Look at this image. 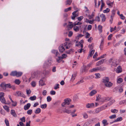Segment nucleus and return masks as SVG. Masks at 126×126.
I'll use <instances>...</instances> for the list:
<instances>
[{
  "instance_id": "f257e3e1",
  "label": "nucleus",
  "mask_w": 126,
  "mask_h": 126,
  "mask_svg": "<svg viewBox=\"0 0 126 126\" xmlns=\"http://www.w3.org/2000/svg\"><path fill=\"white\" fill-rule=\"evenodd\" d=\"M109 79L108 77H105L102 80V82L104 83L105 86L107 87H111L113 83L109 81Z\"/></svg>"
},
{
  "instance_id": "f03ea898",
  "label": "nucleus",
  "mask_w": 126,
  "mask_h": 126,
  "mask_svg": "<svg viewBox=\"0 0 126 126\" xmlns=\"http://www.w3.org/2000/svg\"><path fill=\"white\" fill-rule=\"evenodd\" d=\"M110 64L111 65L116 66L117 65V61L116 60L114 59H110L109 61Z\"/></svg>"
},
{
  "instance_id": "7ed1b4c3",
  "label": "nucleus",
  "mask_w": 126,
  "mask_h": 126,
  "mask_svg": "<svg viewBox=\"0 0 126 126\" xmlns=\"http://www.w3.org/2000/svg\"><path fill=\"white\" fill-rule=\"evenodd\" d=\"M71 100L70 99H65L64 100V102L62 104V106L63 107H64L65 105H69L70 104Z\"/></svg>"
},
{
  "instance_id": "20e7f679",
  "label": "nucleus",
  "mask_w": 126,
  "mask_h": 126,
  "mask_svg": "<svg viewBox=\"0 0 126 126\" xmlns=\"http://www.w3.org/2000/svg\"><path fill=\"white\" fill-rule=\"evenodd\" d=\"M111 98L110 97H102V100H101V102H107L110 100Z\"/></svg>"
},
{
  "instance_id": "39448f33",
  "label": "nucleus",
  "mask_w": 126,
  "mask_h": 126,
  "mask_svg": "<svg viewBox=\"0 0 126 126\" xmlns=\"http://www.w3.org/2000/svg\"><path fill=\"white\" fill-rule=\"evenodd\" d=\"M64 46V45H61L60 46L59 48L60 52L62 53L65 50Z\"/></svg>"
},
{
  "instance_id": "423d86ee",
  "label": "nucleus",
  "mask_w": 126,
  "mask_h": 126,
  "mask_svg": "<svg viewBox=\"0 0 126 126\" xmlns=\"http://www.w3.org/2000/svg\"><path fill=\"white\" fill-rule=\"evenodd\" d=\"M51 65V62L50 61H47L45 62L44 64V66L45 67H48Z\"/></svg>"
},
{
  "instance_id": "0eeeda50",
  "label": "nucleus",
  "mask_w": 126,
  "mask_h": 126,
  "mask_svg": "<svg viewBox=\"0 0 126 126\" xmlns=\"http://www.w3.org/2000/svg\"><path fill=\"white\" fill-rule=\"evenodd\" d=\"M115 70L116 72L117 73L121 72L122 71V69L120 66H119L116 70L115 69Z\"/></svg>"
},
{
  "instance_id": "6e6552de",
  "label": "nucleus",
  "mask_w": 126,
  "mask_h": 126,
  "mask_svg": "<svg viewBox=\"0 0 126 126\" xmlns=\"http://www.w3.org/2000/svg\"><path fill=\"white\" fill-rule=\"evenodd\" d=\"M97 93V91L95 90H93L89 93V95L90 96H92Z\"/></svg>"
},
{
  "instance_id": "1a4fd4ad",
  "label": "nucleus",
  "mask_w": 126,
  "mask_h": 126,
  "mask_svg": "<svg viewBox=\"0 0 126 126\" xmlns=\"http://www.w3.org/2000/svg\"><path fill=\"white\" fill-rule=\"evenodd\" d=\"M0 100L1 102L4 104H6V100L2 96H0Z\"/></svg>"
},
{
  "instance_id": "9d476101",
  "label": "nucleus",
  "mask_w": 126,
  "mask_h": 126,
  "mask_svg": "<svg viewBox=\"0 0 126 126\" xmlns=\"http://www.w3.org/2000/svg\"><path fill=\"white\" fill-rule=\"evenodd\" d=\"M96 101H99L101 102V100H102V97L100 94H98L96 96Z\"/></svg>"
},
{
  "instance_id": "9b49d317",
  "label": "nucleus",
  "mask_w": 126,
  "mask_h": 126,
  "mask_svg": "<svg viewBox=\"0 0 126 126\" xmlns=\"http://www.w3.org/2000/svg\"><path fill=\"white\" fill-rule=\"evenodd\" d=\"M31 104L29 103L27 104V105L24 106V109L25 110H28L29 109L31 106Z\"/></svg>"
},
{
  "instance_id": "f8f14e48",
  "label": "nucleus",
  "mask_w": 126,
  "mask_h": 126,
  "mask_svg": "<svg viewBox=\"0 0 126 126\" xmlns=\"http://www.w3.org/2000/svg\"><path fill=\"white\" fill-rule=\"evenodd\" d=\"M52 53L55 54L56 56H58L59 54L57 50H52Z\"/></svg>"
},
{
  "instance_id": "ddd939ff",
  "label": "nucleus",
  "mask_w": 126,
  "mask_h": 126,
  "mask_svg": "<svg viewBox=\"0 0 126 126\" xmlns=\"http://www.w3.org/2000/svg\"><path fill=\"white\" fill-rule=\"evenodd\" d=\"M63 112L66 113L68 114L71 113V110H68L66 108L63 109Z\"/></svg>"
},
{
  "instance_id": "4468645a",
  "label": "nucleus",
  "mask_w": 126,
  "mask_h": 126,
  "mask_svg": "<svg viewBox=\"0 0 126 126\" xmlns=\"http://www.w3.org/2000/svg\"><path fill=\"white\" fill-rule=\"evenodd\" d=\"M100 16L102 18V22L105 21L106 19V18L105 15L103 14H102Z\"/></svg>"
},
{
  "instance_id": "2eb2a0df",
  "label": "nucleus",
  "mask_w": 126,
  "mask_h": 126,
  "mask_svg": "<svg viewBox=\"0 0 126 126\" xmlns=\"http://www.w3.org/2000/svg\"><path fill=\"white\" fill-rule=\"evenodd\" d=\"M94 106V104L93 103H88L86 105V107L87 108H89L92 107Z\"/></svg>"
},
{
  "instance_id": "dca6fc26",
  "label": "nucleus",
  "mask_w": 126,
  "mask_h": 126,
  "mask_svg": "<svg viewBox=\"0 0 126 126\" xmlns=\"http://www.w3.org/2000/svg\"><path fill=\"white\" fill-rule=\"evenodd\" d=\"M104 61V59H102L97 63L96 64V66H98L102 64Z\"/></svg>"
},
{
  "instance_id": "f3484780",
  "label": "nucleus",
  "mask_w": 126,
  "mask_h": 126,
  "mask_svg": "<svg viewBox=\"0 0 126 126\" xmlns=\"http://www.w3.org/2000/svg\"><path fill=\"white\" fill-rule=\"evenodd\" d=\"M106 3L107 5L112 7L113 5V2H111L110 0H107L106 2Z\"/></svg>"
},
{
  "instance_id": "a211bd4d",
  "label": "nucleus",
  "mask_w": 126,
  "mask_h": 126,
  "mask_svg": "<svg viewBox=\"0 0 126 126\" xmlns=\"http://www.w3.org/2000/svg\"><path fill=\"white\" fill-rule=\"evenodd\" d=\"M99 70L98 67H96L93 68L91 69L90 71L91 72H96Z\"/></svg>"
},
{
  "instance_id": "6ab92c4d",
  "label": "nucleus",
  "mask_w": 126,
  "mask_h": 126,
  "mask_svg": "<svg viewBox=\"0 0 126 126\" xmlns=\"http://www.w3.org/2000/svg\"><path fill=\"white\" fill-rule=\"evenodd\" d=\"M11 114L12 115L16 117L17 116L16 114V113L15 111L13 110H12L11 111Z\"/></svg>"
},
{
  "instance_id": "aec40b11",
  "label": "nucleus",
  "mask_w": 126,
  "mask_h": 126,
  "mask_svg": "<svg viewBox=\"0 0 126 126\" xmlns=\"http://www.w3.org/2000/svg\"><path fill=\"white\" fill-rule=\"evenodd\" d=\"M76 76V74L74 73L72 75V77L71 79L70 80L72 81H73L75 79V77Z\"/></svg>"
},
{
  "instance_id": "412c9836",
  "label": "nucleus",
  "mask_w": 126,
  "mask_h": 126,
  "mask_svg": "<svg viewBox=\"0 0 126 126\" xmlns=\"http://www.w3.org/2000/svg\"><path fill=\"white\" fill-rule=\"evenodd\" d=\"M107 107V105L103 106L99 108L100 111L106 109Z\"/></svg>"
},
{
  "instance_id": "4be33fe9",
  "label": "nucleus",
  "mask_w": 126,
  "mask_h": 126,
  "mask_svg": "<svg viewBox=\"0 0 126 126\" xmlns=\"http://www.w3.org/2000/svg\"><path fill=\"white\" fill-rule=\"evenodd\" d=\"M107 107V105L103 106L99 108L100 111L106 109Z\"/></svg>"
},
{
  "instance_id": "5701e85b",
  "label": "nucleus",
  "mask_w": 126,
  "mask_h": 126,
  "mask_svg": "<svg viewBox=\"0 0 126 126\" xmlns=\"http://www.w3.org/2000/svg\"><path fill=\"white\" fill-rule=\"evenodd\" d=\"M72 2V0H67L65 2V4L66 5H70Z\"/></svg>"
},
{
  "instance_id": "b1692460",
  "label": "nucleus",
  "mask_w": 126,
  "mask_h": 126,
  "mask_svg": "<svg viewBox=\"0 0 126 126\" xmlns=\"http://www.w3.org/2000/svg\"><path fill=\"white\" fill-rule=\"evenodd\" d=\"M37 75V73L35 72H34L32 74L31 78H35Z\"/></svg>"
},
{
  "instance_id": "393cba45",
  "label": "nucleus",
  "mask_w": 126,
  "mask_h": 126,
  "mask_svg": "<svg viewBox=\"0 0 126 126\" xmlns=\"http://www.w3.org/2000/svg\"><path fill=\"white\" fill-rule=\"evenodd\" d=\"M4 109L7 112H9L10 111L9 107L6 105H5L3 106Z\"/></svg>"
},
{
  "instance_id": "a878e982",
  "label": "nucleus",
  "mask_w": 126,
  "mask_h": 126,
  "mask_svg": "<svg viewBox=\"0 0 126 126\" xmlns=\"http://www.w3.org/2000/svg\"><path fill=\"white\" fill-rule=\"evenodd\" d=\"M17 96H22V93L20 91L17 92L15 94Z\"/></svg>"
},
{
  "instance_id": "bb28decb",
  "label": "nucleus",
  "mask_w": 126,
  "mask_h": 126,
  "mask_svg": "<svg viewBox=\"0 0 126 126\" xmlns=\"http://www.w3.org/2000/svg\"><path fill=\"white\" fill-rule=\"evenodd\" d=\"M83 43V40H81L79 42V45H77L78 46H80V47H81V48H83V45L82 43Z\"/></svg>"
},
{
  "instance_id": "cd10ccee",
  "label": "nucleus",
  "mask_w": 126,
  "mask_h": 126,
  "mask_svg": "<svg viewBox=\"0 0 126 126\" xmlns=\"http://www.w3.org/2000/svg\"><path fill=\"white\" fill-rule=\"evenodd\" d=\"M97 4V1L96 0H95V7L96 8L98 7L100 4V1H99L98 2V5H96Z\"/></svg>"
},
{
  "instance_id": "c85d7f7f",
  "label": "nucleus",
  "mask_w": 126,
  "mask_h": 126,
  "mask_svg": "<svg viewBox=\"0 0 126 126\" xmlns=\"http://www.w3.org/2000/svg\"><path fill=\"white\" fill-rule=\"evenodd\" d=\"M78 12V11H75L72 13V15L73 16H78L79 14Z\"/></svg>"
},
{
  "instance_id": "c756f323",
  "label": "nucleus",
  "mask_w": 126,
  "mask_h": 126,
  "mask_svg": "<svg viewBox=\"0 0 126 126\" xmlns=\"http://www.w3.org/2000/svg\"><path fill=\"white\" fill-rule=\"evenodd\" d=\"M41 110L40 108H38L35 111V113L36 114H39L41 112Z\"/></svg>"
},
{
  "instance_id": "7c9ffc66",
  "label": "nucleus",
  "mask_w": 126,
  "mask_h": 126,
  "mask_svg": "<svg viewBox=\"0 0 126 126\" xmlns=\"http://www.w3.org/2000/svg\"><path fill=\"white\" fill-rule=\"evenodd\" d=\"M22 74V73L21 72H17L16 71V76L17 77H19L21 76Z\"/></svg>"
},
{
  "instance_id": "2f4dec72",
  "label": "nucleus",
  "mask_w": 126,
  "mask_h": 126,
  "mask_svg": "<svg viewBox=\"0 0 126 126\" xmlns=\"http://www.w3.org/2000/svg\"><path fill=\"white\" fill-rule=\"evenodd\" d=\"M16 71H13L10 74V75L14 76H16Z\"/></svg>"
},
{
  "instance_id": "473e14b6",
  "label": "nucleus",
  "mask_w": 126,
  "mask_h": 126,
  "mask_svg": "<svg viewBox=\"0 0 126 126\" xmlns=\"http://www.w3.org/2000/svg\"><path fill=\"white\" fill-rule=\"evenodd\" d=\"M122 120V117H119L117 118L116 120L114 121L113 122H114L119 121H121Z\"/></svg>"
},
{
  "instance_id": "72a5a7b5",
  "label": "nucleus",
  "mask_w": 126,
  "mask_h": 126,
  "mask_svg": "<svg viewBox=\"0 0 126 126\" xmlns=\"http://www.w3.org/2000/svg\"><path fill=\"white\" fill-rule=\"evenodd\" d=\"M102 123L104 126H105L108 124V123H107V120H103L102 121Z\"/></svg>"
},
{
  "instance_id": "f704fd0d",
  "label": "nucleus",
  "mask_w": 126,
  "mask_h": 126,
  "mask_svg": "<svg viewBox=\"0 0 126 126\" xmlns=\"http://www.w3.org/2000/svg\"><path fill=\"white\" fill-rule=\"evenodd\" d=\"M79 29V26H76L74 27V30L76 32L78 31Z\"/></svg>"
},
{
  "instance_id": "c9c22d12",
  "label": "nucleus",
  "mask_w": 126,
  "mask_h": 126,
  "mask_svg": "<svg viewBox=\"0 0 126 126\" xmlns=\"http://www.w3.org/2000/svg\"><path fill=\"white\" fill-rule=\"evenodd\" d=\"M5 84L4 83H2L0 85V86L4 89H5Z\"/></svg>"
},
{
  "instance_id": "e433bc0d",
  "label": "nucleus",
  "mask_w": 126,
  "mask_h": 126,
  "mask_svg": "<svg viewBox=\"0 0 126 126\" xmlns=\"http://www.w3.org/2000/svg\"><path fill=\"white\" fill-rule=\"evenodd\" d=\"M39 85L40 86H42L44 85V82L42 79L40 80L39 81Z\"/></svg>"
},
{
  "instance_id": "4c0bfd02",
  "label": "nucleus",
  "mask_w": 126,
  "mask_h": 126,
  "mask_svg": "<svg viewBox=\"0 0 126 126\" xmlns=\"http://www.w3.org/2000/svg\"><path fill=\"white\" fill-rule=\"evenodd\" d=\"M123 79L122 78H119L117 80V82L118 83H120L123 82Z\"/></svg>"
},
{
  "instance_id": "58836bf2",
  "label": "nucleus",
  "mask_w": 126,
  "mask_h": 126,
  "mask_svg": "<svg viewBox=\"0 0 126 126\" xmlns=\"http://www.w3.org/2000/svg\"><path fill=\"white\" fill-rule=\"evenodd\" d=\"M90 51L89 52V54L90 55V56L92 57L95 52V50H94L93 49L91 50H90Z\"/></svg>"
},
{
  "instance_id": "ea45409f",
  "label": "nucleus",
  "mask_w": 126,
  "mask_h": 126,
  "mask_svg": "<svg viewBox=\"0 0 126 126\" xmlns=\"http://www.w3.org/2000/svg\"><path fill=\"white\" fill-rule=\"evenodd\" d=\"M82 115L83 116V117L84 118L86 119L88 117V115L87 113L86 112H84Z\"/></svg>"
},
{
  "instance_id": "a19ab883",
  "label": "nucleus",
  "mask_w": 126,
  "mask_h": 126,
  "mask_svg": "<svg viewBox=\"0 0 126 126\" xmlns=\"http://www.w3.org/2000/svg\"><path fill=\"white\" fill-rule=\"evenodd\" d=\"M94 12L92 13L91 15H88V17H89V19H91V18H92L94 16Z\"/></svg>"
},
{
  "instance_id": "79ce46f5",
  "label": "nucleus",
  "mask_w": 126,
  "mask_h": 126,
  "mask_svg": "<svg viewBox=\"0 0 126 126\" xmlns=\"http://www.w3.org/2000/svg\"><path fill=\"white\" fill-rule=\"evenodd\" d=\"M15 83L17 85H19L20 83V81L19 79H16L15 81Z\"/></svg>"
},
{
  "instance_id": "37998d69",
  "label": "nucleus",
  "mask_w": 126,
  "mask_h": 126,
  "mask_svg": "<svg viewBox=\"0 0 126 126\" xmlns=\"http://www.w3.org/2000/svg\"><path fill=\"white\" fill-rule=\"evenodd\" d=\"M111 111L113 113H116L118 111V110L116 109H111Z\"/></svg>"
},
{
  "instance_id": "c03bdc74",
  "label": "nucleus",
  "mask_w": 126,
  "mask_h": 126,
  "mask_svg": "<svg viewBox=\"0 0 126 126\" xmlns=\"http://www.w3.org/2000/svg\"><path fill=\"white\" fill-rule=\"evenodd\" d=\"M11 87V84L10 83L6 84H5V89L6 88H10Z\"/></svg>"
},
{
  "instance_id": "a18cd8bd",
  "label": "nucleus",
  "mask_w": 126,
  "mask_h": 126,
  "mask_svg": "<svg viewBox=\"0 0 126 126\" xmlns=\"http://www.w3.org/2000/svg\"><path fill=\"white\" fill-rule=\"evenodd\" d=\"M89 47L90 50H91L93 48L94 44H92L91 45H89Z\"/></svg>"
},
{
  "instance_id": "49530a36",
  "label": "nucleus",
  "mask_w": 126,
  "mask_h": 126,
  "mask_svg": "<svg viewBox=\"0 0 126 126\" xmlns=\"http://www.w3.org/2000/svg\"><path fill=\"white\" fill-rule=\"evenodd\" d=\"M36 96H32L30 97V99L31 100H34L36 99Z\"/></svg>"
},
{
  "instance_id": "de8ad7c7",
  "label": "nucleus",
  "mask_w": 126,
  "mask_h": 126,
  "mask_svg": "<svg viewBox=\"0 0 126 126\" xmlns=\"http://www.w3.org/2000/svg\"><path fill=\"white\" fill-rule=\"evenodd\" d=\"M47 105L45 104L43 105H42L40 106V107L42 109H45L46 108Z\"/></svg>"
},
{
  "instance_id": "09e8293b",
  "label": "nucleus",
  "mask_w": 126,
  "mask_h": 126,
  "mask_svg": "<svg viewBox=\"0 0 126 126\" xmlns=\"http://www.w3.org/2000/svg\"><path fill=\"white\" fill-rule=\"evenodd\" d=\"M111 12L112 14L110 16H111V17H113L115 13V11L114 10H113Z\"/></svg>"
},
{
  "instance_id": "8fccbe9b",
  "label": "nucleus",
  "mask_w": 126,
  "mask_h": 126,
  "mask_svg": "<svg viewBox=\"0 0 126 126\" xmlns=\"http://www.w3.org/2000/svg\"><path fill=\"white\" fill-rule=\"evenodd\" d=\"M124 100L120 101L119 103L120 105H123L126 104Z\"/></svg>"
},
{
  "instance_id": "3c124183",
  "label": "nucleus",
  "mask_w": 126,
  "mask_h": 126,
  "mask_svg": "<svg viewBox=\"0 0 126 126\" xmlns=\"http://www.w3.org/2000/svg\"><path fill=\"white\" fill-rule=\"evenodd\" d=\"M71 7H69V8H67L66 9H65L64 10V11L65 12H68L69 11H70L71 10Z\"/></svg>"
},
{
  "instance_id": "603ef678",
  "label": "nucleus",
  "mask_w": 126,
  "mask_h": 126,
  "mask_svg": "<svg viewBox=\"0 0 126 126\" xmlns=\"http://www.w3.org/2000/svg\"><path fill=\"white\" fill-rule=\"evenodd\" d=\"M102 26L101 25H99L98 26V30L101 32H102Z\"/></svg>"
},
{
  "instance_id": "864d4df0",
  "label": "nucleus",
  "mask_w": 126,
  "mask_h": 126,
  "mask_svg": "<svg viewBox=\"0 0 126 126\" xmlns=\"http://www.w3.org/2000/svg\"><path fill=\"white\" fill-rule=\"evenodd\" d=\"M5 122L7 126H9V121L7 119L5 120Z\"/></svg>"
},
{
  "instance_id": "5fc2aeb1",
  "label": "nucleus",
  "mask_w": 126,
  "mask_h": 126,
  "mask_svg": "<svg viewBox=\"0 0 126 126\" xmlns=\"http://www.w3.org/2000/svg\"><path fill=\"white\" fill-rule=\"evenodd\" d=\"M31 85L32 87H35L36 85V82L34 81H32L31 83Z\"/></svg>"
},
{
  "instance_id": "6e6d98bb",
  "label": "nucleus",
  "mask_w": 126,
  "mask_h": 126,
  "mask_svg": "<svg viewBox=\"0 0 126 126\" xmlns=\"http://www.w3.org/2000/svg\"><path fill=\"white\" fill-rule=\"evenodd\" d=\"M68 25L70 28H72L73 27V24L72 22H69Z\"/></svg>"
},
{
  "instance_id": "4d7b16f0",
  "label": "nucleus",
  "mask_w": 126,
  "mask_h": 126,
  "mask_svg": "<svg viewBox=\"0 0 126 126\" xmlns=\"http://www.w3.org/2000/svg\"><path fill=\"white\" fill-rule=\"evenodd\" d=\"M110 11V9L108 8H107L106 10L103 11V12L104 13H107L109 12Z\"/></svg>"
},
{
  "instance_id": "13d9d810",
  "label": "nucleus",
  "mask_w": 126,
  "mask_h": 126,
  "mask_svg": "<svg viewBox=\"0 0 126 126\" xmlns=\"http://www.w3.org/2000/svg\"><path fill=\"white\" fill-rule=\"evenodd\" d=\"M99 68V70L101 71H103L106 68L104 67H98Z\"/></svg>"
},
{
  "instance_id": "bf43d9fd",
  "label": "nucleus",
  "mask_w": 126,
  "mask_h": 126,
  "mask_svg": "<svg viewBox=\"0 0 126 126\" xmlns=\"http://www.w3.org/2000/svg\"><path fill=\"white\" fill-rule=\"evenodd\" d=\"M32 112V110L30 109L28 110L27 111V113L28 114L31 115Z\"/></svg>"
},
{
  "instance_id": "052dcab7",
  "label": "nucleus",
  "mask_w": 126,
  "mask_h": 126,
  "mask_svg": "<svg viewBox=\"0 0 126 126\" xmlns=\"http://www.w3.org/2000/svg\"><path fill=\"white\" fill-rule=\"evenodd\" d=\"M62 59V58L61 57H58V58H57L56 59L57 62L58 63H60V60Z\"/></svg>"
},
{
  "instance_id": "680f3d73",
  "label": "nucleus",
  "mask_w": 126,
  "mask_h": 126,
  "mask_svg": "<svg viewBox=\"0 0 126 126\" xmlns=\"http://www.w3.org/2000/svg\"><path fill=\"white\" fill-rule=\"evenodd\" d=\"M52 98L49 96H47V101L48 102L50 101L51 100Z\"/></svg>"
},
{
  "instance_id": "e2e57ef3",
  "label": "nucleus",
  "mask_w": 126,
  "mask_h": 126,
  "mask_svg": "<svg viewBox=\"0 0 126 126\" xmlns=\"http://www.w3.org/2000/svg\"><path fill=\"white\" fill-rule=\"evenodd\" d=\"M90 123L88 122H85L84 124L83 125V126H88L89 125Z\"/></svg>"
},
{
  "instance_id": "0e129e2a",
  "label": "nucleus",
  "mask_w": 126,
  "mask_h": 126,
  "mask_svg": "<svg viewBox=\"0 0 126 126\" xmlns=\"http://www.w3.org/2000/svg\"><path fill=\"white\" fill-rule=\"evenodd\" d=\"M59 84H57L54 87V89L56 90L59 88Z\"/></svg>"
},
{
  "instance_id": "69168bd1",
  "label": "nucleus",
  "mask_w": 126,
  "mask_h": 126,
  "mask_svg": "<svg viewBox=\"0 0 126 126\" xmlns=\"http://www.w3.org/2000/svg\"><path fill=\"white\" fill-rule=\"evenodd\" d=\"M95 75L96 76L95 77V78L96 79L99 78L100 77V75L99 74H95Z\"/></svg>"
},
{
  "instance_id": "338daca9",
  "label": "nucleus",
  "mask_w": 126,
  "mask_h": 126,
  "mask_svg": "<svg viewBox=\"0 0 126 126\" xmlns=\"http://www.w3.org/2000/svg\"><path fill=\"white\" fill-rule=\"evenodd\" d=\"M116 117V115L115 114L109 117V118L110 119H113Z\"/></svg>"
},
{
  "instance_id": "774afa93",
  "label": "nucleus",
  "mask_w": 126,
  "mask_h": 126,
  "mask_svg": "<svg viewBox=\"0 0 126 126\" xmlns=\"http://www.w3.org/2000/svg\"><path fill=\"white\" fill-rule=\"evenodd\" d=\"M100 111V110L99 108H98L96 109L95 110V112L96 113H98Z\"/></svg>"
}]
</instances>
